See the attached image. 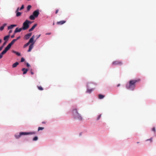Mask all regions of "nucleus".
<instances>
[{"instance_id": "f257e3e1", "label": "nucleus", "mask_w": 156, "mask_h": 156, "mask_svg": "<svg viewBox=\"0 0 156 156\" xmlns=\"http://www.w3.org/2000/svg\"><path fill=\"white\" fill-rule=\"evenodd\" d=\"M140 81V79L130 80L126 85V88L129 90H134L135 89L136 83Z\"/></svg>"}, {"instance_id": "f03ea898", "label": "nucleus", "mask_w": 156, "mask_h": 156, "mask_svg": "<svg viewBox=\"0 0 156 156\" xmlns=\"http://www.w3.org/2000/svg\"><path fill=\"white\" fill-rule=\"evenodd\" d=\"M71 113L73 118L75 120H78L79 121H82L83 118L81 114L78 113L76 108H72Z\"/></svg>"}, {"instance_id": "7ed1b4c3", "label": "nucleus", "mask_w": 156, "mask_h": 156, "mask_svg": "<svg viewBox=\"0 0 156 156\" xmlns=\"http://www.w3.org/2000/svg\"><path fill=\"white\" fill-rule=\"evenodd\" d=\"M37 133V132L33 131L29 132H21L18 134V133L15 134L14 136L16 139H19L22 136H25L35 134Z\"/></svg>"}, {"instance_id": "20e7f679", "label": "nucleus", "mask_w": 156, "mask_h": 156, "mask_svg": "<svg viewBox=\"0 0 156 156\" xmlns=\"http://www.w3.org/2000/svg\"><path fill=\"white\" fill-rule=\"evenodd\" d=\"M91 83L93 84L91 82L87 83V84L86 86L87 87V90L86 91V93H88L90 94L95 89V88H92L90 89H89V88L90 87V86L89 85Z\"/></svg>"}, {"instance_id": "39448f33", "label": "nucleus", "mask_w": 156, "mask_h": 156, "mask_svg": "<svg viewBox=\"0 0 156 156\" xmlns=\"http://www.w3.org/2000/svg\"><path fill=\"white\" fill-rule=\"evenodd\" d=\"M28 26L27 23L25 21L23 23L22 26L21 27L23 30H25L28 29L29 27V26Z\"/></svg>"}, {"instance_id": "423d86ee", "label": "nucleus", "mask_w": 156, "mask_h": 156, "mask_svg": "<svg viewBox=\"0 0 156 156\" xmlns=\"http://www.w3.org/2000/svg\"><path fill=\"white\" fill-rule=\"evenodd\" d=\"M39 11L40 10L39 9H37L33 12L32 14L34 15L36 18H37L40 14Z\"/></svg>"}, {"instance_id": "0eeeda50", "label": "nucleus", "mask_w": 156, "mask_h": 156, "mask_svg": "<svg viewBox=\"0 0 156 156\" xmlns=\"http://www.w3.org/2000/svg\"><path fill=\"white\" fill-rule=\"evenodd\" d=\"M122 64V62L121 61H114L112 63V65L114 66H116L119 65V66H121Z\"/></svg>"}, {"instance_id": "6e6552de", "label": "nucleus", "mask_w": 156, "mask_h": 156, "mask_svg": "<svg viewBox=\"0 0 156 156\" xmlns=\"http://www.w3.org/2000/svg\"><path fill=\"white\" fill-rule=\"evenodd\" d=\"M16 41L14 39H13L12 40V41L10 42L9 44H8V45L7 46V47H8V48L9 49L15 43Z\"/></svg>"}, {"instance_id": "1a4fd4ad", "label": "nucleus", "mask_w": 156, "mask_h": 156, "mask_svg": "<svg viewBox=\"0 0 156 156\" xmlns=\"http://www.w3.org/2000/svg\"><path fill=\"white\" fill-rule=\"evenodd\" d=\"M10 49L8 48V47L7 46L5 48L4 50L0 53L1 54L3 55L4 54H5L6 52L9 50Z\"/></svg>"}, {"instance_id": "9d476101", "label": "nucleus", "mask_w": 156, "mask_h": 156, "mask_svg": "<svg viewBox=\"0 0 156 156\" xmlns=\"http://www.w3.org/2000/svg\"><path fill=\"white\" fill-rule=\"evenodd\" d=\"M32 34V32H30L26 34L24 36V38L26 40L28 39L31 36Z\"/></svg>"}, {"instance_id": "9b49d317", "label": "nucleus", "mask_w": 156, "mask_h": 156, "mask_svg": "<svg viewBox=\"0 0 156 156\" xmlns=\"http://www.w3.org/2000/svg\"><path fill=\"white\" fill-rule=\"evenodd\" d=\"M34 47V44H31L29 46L28 49L27 50V52H30L31 51V50Z\"/></svg>"}, {"instance_id": "f8f14e48", "label": "nucleus", "mask_w": 156, "mask_h": 156, "mask_svg": "<svg viewBox=\"0 0 156 156\" xmlns=\"http://www.w3.org/2000/svg\"><path fill=\"white\" fill-rule=\"evenodd\" d=\"M23 30V29H22L21 27H20V28H19V27H16V29L14 31V33H20V32L21 31Z\"/></svg>"}, {"instance_id": "ddd939ff", "label": "nucleus", "mask_w": 156, "mask_h": 156, "mask_svg": "<svg viewBox=\"0 0 156 156\" xmlns=\"http://www.w3.org/2000/svg\"><path fill=\"white\" fill-rule=\"evenodd\" d=\"M37 23H35L32 27L29 30H28L29 32H30L32 31L34 29V28L37 27Z\"/></svg>"}, {"instance_id": "4468645a", "label": "nucleus", "mask_w": 156, "mask_h": 156, "mask_svg": "<svg viewBox=\"0 0 156 156\" xmlns=\"http://www.w3.org/2000/svg\"><path fill=\"white\" fill-rule=\"evenodd\" d=\"M29 70V69H26L25 68H23L21 70L23 72V74L24 75L27 73L28 71Z\"/></svg>"}, {"instance_id": "2eb2a0df", "label": "nucleus", "mask_w": 156, "mask_h": 156, "mask_svg": "<svg viewBox=\"0 0 156 156\" xmlns=\"http://www.w3.org/2000/svg\"><path fill=\"white\" fill-rule=\"evenodd\" d=\"M17 26L16 24H11L8 27V30H9L13 29L14 27Z\"/></svg>"}, {"instance_id": "dca6fc26", "label": "nucleus", "mask_w": 156, "mask_h": 156, "mask_svg": "<svg viewBox=\"0 0 156 156\" xmlns=\"http://www.w3.org/2000/svg\"><path fill=\"white\" fill-rule=\"evenodd\" d=\"M36 41V40H34V39L30 38L28 42L30 44H34Z\"/></svg>"}, {"instance_id": "f3484780", "label": "nucleus", "mask_w": 156, "mask_h": 156, "mask_svg": "<svg viewBox=\"0 0 156 156\" xmlns=\"http://www.w3.org/2000/svg\"><path fill=\"white\" fill-rule=\"evenodd\" d=\"M12 52L13 53L15 54L16 55H17L19 56H21V53L18 51H15L14 50H12Z\"/></svg>"}, {"instance_id": "a211bd4d", "label": "nucleus", "mask_w": 156, "mask_h": 156, "mask_svg": "<svg viewBox=\"0 0 156 156\" xmlns=\"http://www.w3.org/2000/svg\"><path fill=\"white\" fill-rule=\"evenodd\" d=\"M10 36V35L8 34V35L5 36L4 38H3V40L4 41H7L8 42L9 41V38Z\"/></svg>"}, {"instance_id": "6ab92c4d", "label": "nucleus", "mask_w": 156, "mask_h": 156, "mask_svg": "<svg viewBox=\"0 0 156 156\" xmlns=\"http://www.w3.org/2000/svg\"><path fill=\"white\" fill-rule=\"evenodd\" d=\"M7 24L6 23H4L0 27V31H2L4 29V27L7 25Z\"/></svg>"}, {"instance_id": "aec40b11", "label": "nucleus", "mask_w": 156, "mask_h": 156, "mask_svg": "<svg viewBox=\"0 0 156 156\" xmlns=\"http://www.w3.org/2000/svg\"><path fill=\"white\" fill-rule=\"evenodd\" d=\"M66 22V20H62L59 21H58L57 22L58 24L62 25L65 23Z\"/></svg>"}, {"instance_id": "412c9836", "label": "nucleus", "mask_w": 156, "mask_h": 156, "mask_svg": "<svg viewBox=\"0 0 156 156\" xmlns=\"http://www.w3.org/2000/svg\"><path fill=\"white\" fill-rule=\"evenodd\" d=\"M105 97V95L101 94H99L98 95V98L100 99H103Z\"/></svg>"}, {"instance_id": "4be33fe9", "label": "nucleus", "mask_w": 156, "mask_h": 156, "mask_svg": "<svg viewBox=\"0 0 156 156\" xmlns=\"http://www.w3.org/2000/svg\"><path fill=\"white\" fill-rule=\"evenodd\" d=\"M25 21L26 22H27V24H28L27 26H29V27L30 25L34 22V21H31L27 19Z\"/></svg>"}, {"instance_id": "5701e85b", "label": "nucleus", "mask_w": 156, "mask_h": 156, "mask_svg": "<svg viewBox=\"0 0 156 156\" xmlns=\"http://www.w3.org/2000/svg\"><path fill=\"white\" fill-rule=\"evenodd\" d=\"M29 18L30 20H34L35 19V18H36V17H35V16H34L33 14L30 15L29 16Z\"/></svg>"}, {"instance_id": "b1692460", "label": "nucleus", "mask_w": 156, "mask_h": 156, "mask_svg": "<svg viewBox=\"0 0 156 156\" xmlns=\"http://www.w3.org/2000/svg\"><path fill=\"white\" fill-rule=\"evenodd\" d=\"M32 7V6L30 5H28L27 7V10H26V12H29L31 8Z\"/></svg>"}, {"instance_id": "393cba45", "label": "nucleus", "mask_w": 156, "mask_h": 156, "mask_svg": "<svg viewBox=\"0 0 156 156\" xmlns=\"http://www.w3.org/2000/svg\"><path fill=\"white\" fill-rule=\"evenodd\" d=\"M19 64V63L18 62H16L14 63L12 65V67L13 68H15L16 67L17 65Z\"/></svg>"}, {"instance_id": "a878e982", "label": "nucleus", "mask_w": 156, "mask_h": 156, "mask_svg": "<svg viewBox=\"0 0 156 156\" xmlns=\"http://www.w3.org/2000/svg\"><path fill=\"white\" fill-rule=\"evenodd\" d=\"M15 13H16V17H19L22 14L21 12H15Z\"/></svg>"}, {"instance_id": "bb28decb", "label": "nucleus", "mask_w": 156, "mask_h": 156, "mask_svg": "<svg viewBox=\"0 0 156 156\" xmlns=\"http://www.w3.org/2000/svg\"><path fill=\"white\" fill-rule=\"evenodd\" d=\"M38 138L37 136H34L32 139L33 141H36L38 140Z\"/></svg>"}, {"instance_id": "cd10ccee", "label": "nucleus", "mask_w": 156, "mask_h": 156, "mask_svg": "<svg viewBox=\"0 0 156 156\" xmlns=\"http://www.w3.org/2000/svg\"><path fill=\"white\" fill-rule=\"evenodd\" d=\"M30 43L28 42L26 44H24L23 46V48H26L27 46H28V45H30Z\"/></svg>"}, {"instance_id": "c85d7f7f", "label": "nucleus", "mask_w": 156, "mask_h": 156, "mask_svg": "<svg viewBox=\"0 0 156 156\" xmlns=\"http://www.w3.org/2000/svg\"><path fill=\"white\" fill-rule=\"evenodd\" d=\"M37 87L38 89L40 90H44L43 87L41 86H37Z\"/></svg>"}, {"instance_id": "c756f323", "label": "nucleus", "mask_w": 156, "mask_h": 156, "mask_svg": "<svg viewBox=\"0 0 156 156\" xmlns=\"http://www.w3.org/2000/svg\"><path fill=\"white\" fill-rule=\"evenodd\" d=\"M25 64L26 65L27 67H30V65L28 62H25Z\"/></svg>"}, {"instance_id": "7c9ffc66", "label": "nucleus", "mask_w": 156, "mask_h": 156, "mask_svg": "<svg viewBox=\"0 0 156 156\" xmlns=\"http://www.w3.org/2000/svg\"><path fill=\"white\" fill-rule=\"evenodd\" d=\"M44 129V127H39L38 128L37 131H39L40 130H43Z\"/></svg>"}, {"instance_id": "2f4dec72", "label": "nucleus", "mask_w": 156, "mask_h": 156, "mask_svg": "<svg viewBox=\"0 0 156 156\" xmlns=\"http://www.w3.org/2000/svg\"><path fill=\"white\" fill-rule=\"evenodd\" d=\"M25 61V58H24V57H21V58L20 62H24Z\"/></svg>"}, {"instance_id": "473e14b6", "label": "nucleus", "mask_w": 156, "mask_h": 156, "mask_svg": "<svg viewBox=\"0 0 156 156\" xmlns=\"http://www.w3.org/2000/svg\"><path fill=\"white\" fill-rule=\"evenodd\" d=\"M8 42L7 41H5L3 43V44L2 45L3 47H4Z\"/></svg>"}, {"instance_id": "72a5a7b5", "label": "nucleus", "mask_w": 156, "mask_h": 156, "mask_svg": "<svg viewBox=\"0 0 156 156\" xmlns=\"http://www.w3.org/2000/svg\"><path fill=\"white\" fill-rule=\"evenodd\" d=\"M24 8V5H22L21 6V7L20 8V11H21V10L23 9Z\"/></svg>"}, {"instance_id": "f704fd0d", "label": "nucleus", "mask_w": 156, "mask_h": 156, "mask_svg": "<svg viewBox=\"0 0 156 156\" xmlns=\"http://www.w3.org/2000/svg\"><path fill=\"white\" fill-rule=\"evenodd\" d=\"M101 114H100L98 115L97 119V120H98L100 119L101 116Z\"/></svg>"}, {"instance_id": "c9c22d12", "label": "nucleus", "mask_w": 156, "mask_h": 156, "mask_svg": "<svg viewBox=\"0 0 156 156\" xmlns=\"http://www.w3.org/2000/svg\"><path fill=\"white\" fill-rule=\"evenodd\" d=\"M16 33H14H14H13V34L11 36V37L12 38H13L14 37H15V34Z\"/></svg>"}, {"instance_id": "e433bc0d", "label": "nucleus", "mask_w": 156, "mask_h": 156, "mask_svg": "<svg viewBox=\"0 0 156 156\" xmlns=\"http://www.w3.org/2000/svg\"><path fill=\"white\" fill-rule=\"evenodd\" d=\"M41 36V34H39V35H37L36 36L37 37V38L36 39V41Z\"/></svg>"}, {"instance_id": "4c0bfd02", "label": "nucleus", "mask_w": 156, "mask_h": 156, "mask_svg": "<svg viewBox=\"0 0 156 156\" xmlns=\"http://www.w3.org/2000/svg\"><path fill=\"white\" fill-rule=\"evenodd\" d=\"M152 137H151L150 139H147L146 140V141H149V140H150V142H152Z\"/></svg>"}, {"instance_id": "58836bf2", "label": "nucleus", "mask_w": 156, "mask_h": 156, "mask_svg": "<svg viewBox=\"0 0 156 156\" xmlns=\"http://www.w3.org/2000/svg\"><path fill=\"white\" fill-rule=\"evenodd\" d=\"M21 38L20 36H19L18 37H17L16 39H15L16 40V41L18 40L19 39Z\"/></svg>"}, {"instance_id": "ea45409f", "label": "nucleus", "mask_w": 156, "mask_h": 156, "mask_svg": "<svg viewBox=\"0 0 156 156\" xmlns=\"http://www.w3.org/2000/svg\"><path fill=\"white\" fill-rule=\"evenodd\" d=\"M152 130L154 131V133L155 132V127H153L152 129Z\"/></svg>"}, {"instance_id": "a19ab883", "label": "nucleus", "mask_w": 156, "mask_h": 156, "mask_svg": "<svg viewBox=\"0 0 156 156\" xmlns=\"http://www.w3.org/2000/svg\"><path fill=\"white\" fill-rule=\"evenodd\" d=\"M12 32V30H9V34L10 35V34Z\"/></svg>"}, {"instance_id": "79ce46f5", "label": "nucleus", "mask_w": 156, "mask_h": 156, "mask_svg": "<svg viewBox=\"0 0 156 156\" xmlns=\"http://www.w3.org/2000/svg\"><path fill=\"white\" fill-rule=\"evenodd\" d=\"M4 47H3L2 45H1V46L0 47V51L2 50V49Z\"/></svg>"}, {"instance_id": "37998d69", "label": "nucleus", "mask_w": 156, "mask_h": 156, "mask_svg": "<svg viewBox=\"0 0 156 156\" xmlns=\"http://www.w3.org/2000/svg\"><path fill=\"white\" fill-rule=\"evenodd\" d=\"M20 7H18L17 8V9H16V10L15 12H19V10H20Z\"/></svg>"}, {"instance_id": "c03bdc74", "label": "nucleus", "mask_w": 156, "mask_h": 156, "mask_svg": "<svg viewBox=\"0 0 156 156\" xmlns=\"http://www.w3.org/2000/svg\"><path fill=\"white\" fill-rule=\"evenodd\" d=\"M58 11H59V10L58 9H56L55 10V14H57L58 13Z\"/></svg>"}, {"instance_id": "a18cd8bd", "label": "nucleus", "mask_w": 156, "mask_h": 156, "mask_svg": "<svg viewBox=\"0 0 156 156\" xmlns=\"http://www.w3.org/2000/svg\"><path fill=\"white\" fill-rule=\"evenodd\" d=\"M3 55L0 53V59L2 58L3 57Z\"/></svg>"}, {"instance_id": "49530a36", "label": "nucleus", "mask_w": 156, "mask_h": 156, "mask_svg": "<svg viewBox=\"0 0 156 156\" xmlns=\"http://www.w3.org/2000/svg\"><path fill=\"white\" fill-rule=\"evenodd\" d=\"M35 37V36L34 35H33L30 38H31L32 39H34Z\"/></svg>"}, {"instance_id": "de8ad7c7", "label": "nucleus", "mask_w": 156, "mask_h": 156, "mask_svg": "<svg viewBox=\"0 0 156 156\" xmlns=\"http://www.w3.org/2000/svg\"><path fill=\"white\" fill-rule=\"evenodd\" d=\"M51 34V33L50 32V33H47L46 34V35H50Z\"/></svg>"}, {"instance_id": "09e8293b", "label": "nucleus", "mask_w": 156, "mask_h": 156, "mask_svg": "<svg viewBox=\"0 0 156 156\" xmlns=\"http://www.w3.org/2000/svg\"><path fill=\"white\" fill-rule=\"evenodd\" d=\"M30 73L31 75H33L34 74V73L32 71H31V72H30Z\"/></svg>"}, {"instance_id": "8fccbe9b", "label": "nucleus", "mask_w": 156, "mask_h": 156, "mask_svg": "<svg viewBox=\"0 0 156 156\" xmlns=\"http://www.w3.org/2000/svg\"><path fill=\"white\" fill-rule=\"evenodd\" d=\"M82 132H80L79 133V136H81L82 135Z\"/></svg>"}, {"instance_id": "3c124183", "label": "nucleus", "mask_w": 156, "mask_h": 156, "mask_svg": "<svg viewBox=\"0 0 156 156\" xmlns=\"http://www.w3.org/2000/svg\"><path fill=\"white\" fill-rule=\"evenodd\" d=\"M2 41V39H0V44L1 43Z\"/></svg>"}, {"instance_id": "603ef678", "label": "nucleus", "mask_w": 156, "mask_h": 156, "mask_svg": "<svg viewBox=\"0 0 156 156\" xmlns=\"http://www.w3.org/2000/svg\"><path fill=\"white\" fill-rule=\"evenodd\" d=\"M120 84H118L117 86V87H119V86H120Z\"/></svg>"}, {"instance_id": "864d4df0", "label": "nucleus", "mask_w": 156, "mask_h": 156, "mask_svg": "<svg viewBox=\"0 0 156 156\" xmlns=\"http://www.w3.org/2000/svg\"><path fill=\"white\" fill-rule=\"evenodd\" d=\"M42 124H45V122L43 121L42 122Z\"/></svg>"}, {"instance_id": "5fc2aeb1", "label": "nucleus", "mask_w": 156, "mask_h": 156, "mask_svg": "<svg viewBox=\"0 0 156 156\" xmlns=\"http://www.w3.org/2000/svg\"><path fill=\"white\" fill-rule=\"evenodd\" d=\"M26 140L27 141H28V139H25V140Z\"/></svg>"}, {"instance_id": "6e6d98bb", "label": "nucleus", "mask_w": 156, "mask_h": 156, "mask_svg": "<svg viewBox=\"0 0 156 156\" xmlns=\"http://www.w3.org/2000/svg\"><path fill=\"white\" fill-rule=\"evenodd\" d=\"M32 69H31L30 70V72H31V71H32Z\"/></svg>"}, {"instance_id": "4d7b16f0", "label": "nucleus", "mask_w": 156, "mask_h": 156, "mask_svg": "<svg viewBox=\"0 0 156 156\" xmlns=\"http://www.w3.org/2000/svg\"><path fill=\"white\" fill-rule=\"evenodd\" d=\"M139 143H140L139 142H136V143L137 144H139Z\"/></svg>"}, {"instance_id": "13d9d810", "label": "nucleus", "mask_w": 156, "mask_h": 156, "mask_svg": "<svg viewBox=\"0 0 156 156\" xmlns=\"http://www.w3.org/2000/svg\"><path fill=\"white\" fill-rule=\"evenodd\" d=\"M54 24H55L54 22H53V25H54Z\"/></svg>"}]
</instances>
